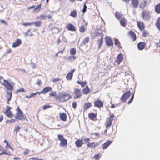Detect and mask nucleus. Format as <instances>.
Here are the masks:
<instances>
[{"label":"nucleus","mask_w":160,"mask_h":160,"mask_svg":"<svg viewBox=\"0 0 160 160\" xmlns=\"http://www.w3.org/2000/svg\"><path fill=\"white\" fill-rule=\"evenodd\" d=\"M94 37H98V41L97 43L98 44V48H100L102 45L103 41L102 40L103 35L101 30H98L97 33H95L93 35Z\"/></svg>","instance_id":"obj_1"},{"label":"nucleus","mask_w":160,"mask_h":160,"mask_svg":"<svg viewBox=\"0 0 160 160\" xmlns=\"http://www.w3.org/2000/svg\"><path fill=\"white\" fill-rule=\"evenodd\" d=\"M142 16L143 18L147 21H148L150 18V16L149 14L148 11L145 9L142 11Z\"/></svg>","instance_id":"obj_2"},{"label":"nucleus","mask_w":160,"mask_h":160,"mask_svg":"<svg viewBox=\"0 0 160 160\" xmlns=\"http://www.w3.org/2000/svg\"><path fill=\"white\" fill-rule=\"evenodd\" d=\"M74 94L75 95L74 99H75L79 98L82 95L81 90L78 88L74 89Z\"/></svg>","instance_id":"obj_3"},{"label":"nucleus","mask_w":160,"mask_h":160,"mask_svg":"<svg viewBox=\"0 0 160 160\" xmlns=\"http://www.w3.org/2000/svg\"><path fill=\"white\" fill-rule=\"evenodd\" d=\"M131 95V92L129 91L125 92L121 97V100L122 102H125Z\"/></svg>","instance_id":"obj_4"},{"label":"nucleus","mask_w":160,"mask_h":160,"mask_svg":"<svg viewBox=\"0 0 160 160\" xmlns=\"http://www.w3.org/2000/svg\"><path fill=\"white\" fill-rule=\"evenodd\" d=\"M15 118L17 119L20 120L26 119L25 116L23 115L22 112L21 110H20V112H17Z\"/></svg>","instance_id":"obj_5"},{"label":"nucleus","mask_w":160,"mask_h":160,"mask_svg":"<svg viewBox=\"0 0 160 160\" xmlns=\"http://www.w3.org/2000/svg\"><path fill=\"white\" fill-rule=\"evenodd\" d=\"M65 92H60L56 96V100L58 102H62L61 101L63 99V97L65 96Z\"/></svg>","instance_id":"obj_6"},{"label":"nucleus","mask_w":160,"mask_h":160,"mask_svg":"<svg viewBox=\"0 0 160 160\" xmlns=\"http://www.w3.org/2000/svg\"><path fill=\"white\" fill-rule=\"evenodd\" d=\"M4 82L2 83V85L5 86V87L8 90H11L13 88L12 86L10 84L8 81L3 80Z\"/></svg>","instance_id":"obj_7"},{"label":"nucleus","mask_w":160,"mask_h":160,"mask_svg":"<svg viewBox=\"0 0 160 160\" xmlns=\"http://www.w3.org/2000/svg\"><path fill=\"white\" fill-rule=\"evenodd\" d=\"M106 44L108 46H112L113 45L112 40L111 38L108 37H106L105 38Z\"/></svg>","instance_id":"obj_8"},{"label":"nucleus","mask_w":160,"mask_h":160,"mask_svg":"<svg viewBox=\"0 0 160 160\" xmlns=\"http://www.w3.org/2000/svg\"><path fill=\"white\" fill-rule=\"evenodd\" d=\"M66 28L68 30L71 31H75L76 30L75 27L71 23H68L67 24Z\"/></svg>","instance_id":"obj_9"},{"label":"nucleus","mask_w":160,"mask_h":160,"mask_svg":"<svg viewBox=\"0 0 160 160\" xmlns=\"http://www.w3.org/2000/svg\"><path fill=\"white\" fill-rule=\"evenodd\" d=\"M22 43V41L20 39H17L15 42L13 43L12 47L15 48L19 46Z\"/></svg>","instance_id":"obj_10"},{"label":"nucleus","mask_w":160,"mask_h":160,"mask_svg":"<svg viewBox=\"0 0 160 160\" xmlns=\"http://www.w3.org/2000/svg\"><path fill=\"white\" fill-rule=\"evenodd\" d=\"M75 71V69L71 71L69 73H68L66 76V78L68 80H71L73 76V73Z\"/></svg>","instance_id":"obj_11"},{"label":"nucleus","mask_w":160,"mask_h":160,"mask_svg":"<svg viewBox=\"0 0 160 160\" xmlns=\"http://www.w3.org/2000/svg\"><path fill=\"white\" fill-rule=\"evenodd\" d=\"M65 96L63 97V99L62 101V102H65L72 98V96L69 93H65Z\"/></svg>","instance_id":"obj_12"},{"label":"nucleus","mask_w":160,"mask_h":160,"mask_svg":"<svg viewBox=\"0 0 160 160\" xmlns=\"http://www.w3.org/2000/svg\"><path fill=\"white\" fill-rule=\"evenodd\" d=\"M123 57L122 53L119 54L117 57V60L116 62L119 64L122 61Z\"/></svg>","instance_id":"obj_13"},{"label":"nucleus","mask_w":160,"mask_h":160,"mask_svg":"<svg viewBox=\"0 0 160 160\" xmlns=\"http://www.w3.org/2000/svg\"><path fill=\"white\" fill-rule=\"evenodd\" d=\"M94 106L99 108L102 107L103 103L101 101L97 100L95 102Z\"/></svg>","instance_id":"obj_14"},{"label":"nucleus","mask_w":160,"mask_h":160,"mask_svg":"<svg viewBox=\"0 0 160 160\" xmlns=\"http://www.w3.org/2000/svg\"><path fill=\"white\" fill-rule=\"evenodd\" d=\"M98 144L97 142H89L87 144L88 147L91 148H94Z\"/></svg>","instance_id":"obj_15"},{"label":"nucleus","mask_w":160,"mask_h":160,"mask_svg":"<svg viewBox=\"0 0 160 160\" xmlns=\"http://www.w3.org/2000/svg\"><path fill=\"white\" fill-rule=\"evenodd\" d=\"M138 3V0H131V4L135 9L137 8Z\"/></svg>","instance_id":"obj_16"},{"label":"nucleus","mask_w":160,"mask_h":160,"mask_svg":"<svg viewBox=\"0 0 160 160\" xmlns=\"http://www.w3.org/2000/svg\"><path fill=\"white\" fill-rule=\"evenodd\" d=\"M112 123V120L110 118H108L105 122V125L106 128L110 127Z\"/></svg>","instance_id":"obj_17"},{"label":"nucleus","mask_w":160,"mask_h":160,"mask_svg":"<svg viewBox=\"0 0 160 160\" xmlns=\"http://www.w3.org/2000/svg\"><path fill=\"white\" fill-rule=\"evenodd\" d=\"M145 43L143 42H140L138 44V47L139 50H143L145 47Z\"/></svg>","instance_id":"obj_18"},{"label":"nucleus","mask_w":160,"mask_h":160,"mask_svg":"<svg viewBox=\"0 0 160 160\" xmlns=\"http://www.w3.org/2000/svg\"><path fill=\"white\" fill-rule=\"evenodd\" d=\"M83 144V141L80 139H78L75 142V144L78 147H81Z\"/></svg>","instance_id":"obj_19"},{"label":"nucleus","mask_w":160,"mask_h":160,"mask_svg":"<svg viewBox=\"0 0 160 160\" xmlns=\"http://www.w3.org/2000/svg\"><path fill=\"white\" fill-rule=\"evenodd\" d=\"M111 141H108L102 145V148L103 149H106L111 143Z\"/></svg>","instance_id":"obj_20"},{"label":"nucleus","mask_w":160,"mask_h":160,"mask_svg":"<svg viewBox=\"0 0 160 160\" xmlns=\"http://www.w3.org/2000/svg\"><path fill=\"white\" fill-rule=\"evenodd\" d=\"M137 25L138 28L141 30H142L144 29V24L141 22H137Z\"/></svg>","instance_id":"obj_21"},{"label":"nucleus","mask_w":160,"mask_h":160,"mask_svg":"<svg viewBox=\"0 0 160 160\" xmlns=\"http://www.w3.org/2000/svg\"><path fill=\"white\" fill-rule=\"evenodd\" d=\"M60 119L63 121H66L67 119V115L65 113H62L60 115Z\"/></svg>","instance_id":"obj_22"},{"label":"nucleus","mask_w":160,"mask_h":160,"mask_svg":"<svg viewBox=\"0 0 160 160\" xmlns=\"http://www.w3.org/2000/svg\"><path fill=\"white\" fill-rule=\"evenodd\" d=\"M67 140L66 139H64L63 140L61 141L59 146L60 147H62V146L65 147V146H67Z\"/></svg>","instance_id":"obj_23"},{"label":"nucleus","mask_w":160,"mask_h":160,"mask_svg":"<svg viewBox=\"0 0 160 160\" xmlns=\"http://www.w3.org/2000/svg\"><path fill=\"white\" fill-rule=\"evenodd\" d=\"M147 2L145 0L141 2L139 5L140 8H141L142 9L145 8L146 6Z\"/></svg>","instance_id":"obj_24"},{"label":"nucleus","mask_w":160,"mask_h":160,"mask_svg":"<svg viewBox=\"0 0 160 160\" xmlns=\"http://www.w3.org/2000/svg\"><path fill=\"white\" fill-rule=\"evenodd\" d=\"M129 33L131 36L132 38V40L133 41H135L136 39V36L135 33L134 32L131 31H130L129 32Z\"/></svg>","instance_id":"obj_25"},{"label":"nucleus","mask_w":160,"mask_h":160,"mask_svg":"<svg viewBox=\"0 0 160 160\" xmlns=\"http://www.w3.org/2000/svg\"><path fill=\"white\" fill-rule=\"evenodd\" d=\"M52 88L50 87H46L42 90L43 93H46L47 92L51 91Z\"/></svg>","instance_id":"obj_26"},{"label":"nucleus","mask_w":160,"mask_h":160,"mask_svg":"<svg viewBox=\"0 0 160 160\" xmlns=\"http://www.w3.org/2000/svg\"><path fill=\"white\" fill-rule=\"evenodd\" d=\"M82 91H83V93L84 94H87L88 93V92L89 91V88H88V86H87L85 88H84L83 89Z\"/></svg>","instance_id":"obj_27"},{"label":"nucleus","mask_w":160,"mask_h":160,"mask_svg":"<svg viewBox=\"0 0 160 160\" xmlns=\"http://www.w3.org/2000/svg\"><path fill=\"white\" fill-rule=\"evenodd\" d=\"M76 58V56H71L67 57L66 59L67 61H72L74 60Z\"/></svg>","instance_id":"obj_28"},{"label":"nucleus","mask_w":160,"mask_h":160,"mask_svg":"<svg viewBox=\"0 0 160 160\" xmlns=\"http://www.w3.org/2000/svg\"><path fill=\"white\" fill-rule=\"evenodd\" d=\"M92 106V104L90 102H87L86 103L84 106V109L85 110H87L89 108Z\"/></svg>","instance_id":"obj_29"},{"label":"nucleus","mask_w":160,"mask_h":160,"mask_svg":"<svg viewBox=\"0 0 160 160\" xmlns=\"http://www.w3.org/2000/svg\"><path fill=\"white\" fill-rule=\"evenodd\" d=\"M47 17V16L45 14H41L37 17V18L41 20L45 19Z\"/></svg>","instance_id":"obj_30"},{"label":"nucleus","mask_w":160,"mask_h":160,"mask_svg":"<svg viewBox=\"0 0 160 160\" xmlns=\"http://www.w3.org/2000/svg\"><path fill=\"white\" fill-rule=\"evenodd\" d=\"M4 113L8 117H12L13 115L11 111L5 112Z\"/></svg>","instance_id":"obj_31"},{"label":"nucleus","mask_w":160,"mask_h":160,"mask_svg":"<svg viewBox=\"0 0 160 160\" xmlns=\"http://www.w3.org/2000/svg\"><path fill=\"white\" fill-rule=\"evenodd\" d=\"M77 15V12L76 10H74L72 11L71 12L70 16L73 17V18H75Z\"/></svg>","instance_id":"obj_32"},{"label":"nucleus","mask_w":160,"mask_h":160,"mask_svg":"<svg viewBox=\"0 0 160 160\" xmlns=\"http://www.w3.org/2000/svg\"><path fill=\"white\" fill-rule=\"evenodd\" d=\"M156 26L158 29L159 30H160V17H159L157 20V22L156 23Z\"/></svg>","instance_id":"obj_33"},{"label":"nucleus","mask_w":160,"mask_h":160,"mask_svg":"<svg viewBox=\"0 0 160 160\" xmlns=\"http://www.w3.org/2000/svg\"><path fill=\"white\" fill-rule=\"evenodd\" d=\"M85 29L84 25H82L79 27V31L82 33H83L85 31Z\"/></svg>","instance_id":"obj_34"},{"label":"nucleus","mask_w":160,"mask_h":160,"mask_svg":"<svg viewBox=\"0 0 160 160\" xmlns=\"http://www.w3.org/2000/svg\"><path fill=\"white\" fill-rule=\"evenodd\" d=\"M96 115L93 113H91L89 114V117L90 119H92L96 117Z\"/></svg>","instance_id":"obj_35"},{"label":"nucleus","mask_w":160,"mask_h":160,"mask_svg":"<svg viewBox=\"0 0 160 160\" xmlns=\"http://www.w3.org/2000/svg\"><path fill=\"white\" fill-rule=\"evenodd\" d=\"M115 16L116 18L118 19H119L122 18V15L118 12H116L115 13Z\"/></svg>","instance_id":"obj_36"},{"label":"nucleus","mask_w":160,"mask_h":160,"mask_svg":"<svg viewBox=\"0 0 160 160\" xmlns=\"http://www.w3.org/2000/svg\"><path fill=\"white\" fill-rule=\"evenodd\" d=\"M121 25L123 27H125L126 25L125 22V20L124 19H122L120 21Z\"/></svg>","instance_id":"obj_37"},{"label":"nucleus","mask_w":160,"mask_h":160,"mask_svg":"<svg viewBox=\"0 0 160 160\" xmlns=\"http://www.w3.org/2000/svg\"><path fill=\"white\" fill-rule=\"evenodd\" d=\"M33 24H34L35 26L36 27H39L41 26L42 22L41 21H37L36 22H33Z\"/></svg>","instance_id":"obj_38"},{"label":"nucleus","mask_w":160,"mask_h":160,"mask_svg":"<svg viewBox=\"0 0 160 160\" xmlns=\"http://www.w3.org/2000/svg\"><path fill=\"white\" fill-rule=\"evenodd\" d=\"M155 10L158 13H160V3L156 6Z\"/></svg>","instance_id":"obj_39"},{"label":"nucleus","mask_w":160,"mask_h":160,"mask_svg":"<svg viewBox=\"0 0 160 160\" xmlns=\"http://www.w3.org/2000/svg\"><path fill=\"white\" fill-rule=\"evenodd\" d=\"M113 40L114 41V44L115 45L117 46L118 48H120L119 45H120V43L118 40L116 38L114 39Z\"/></svg>","instance_id":"obj_40"},{"label":"nucleus","mask_w":160,"mask_h":160,"mask_svg":"<svg viewBox=\"0 0 160 160\" xmlns=\"http://www.w3.org/2000/svg\"><path fill=\"white\" fill-rule=\"evenodd\" d=\"M76 53V50L75 48H72L70 51V53L72 55H74Z\"/></svg>","instance_id":"obj_41"},{"label":"nucleus","mask_w":160,"mask_h":160,"mask_svg":"<svg viewBox=\"0 0 160 160\" xmlns=\"http://www.w3.org/2000/svg\"><path fill=\"white\" fill-rule=\"evenodd\" d=\"M33 24V23L32 22L31 23L27 22L23 23L22 24L25 26H31Z\"/></svg>","instance_id":"obj_42"},{"label":"nucleus","mask_w":160,"mask_h":160,"mask_svg":"<svg viewBox=\"0 0 160 160\" xmlns=\"http://www.w3.org/2000/svg\"><path fill=\"white\" fill-rule=\"evenodd\" d=\"M3 154H5L8 156H10L11 155V153L9 152H6L5 151H3L2 152H0V155H2Z\"/></svg>","instance_id":"obj_43"},{"label":"nucleus","mask_w":160,"mask_h":160,"mask_svg":"<svg viewBox=\"0 0 160 160\" xmlns=\"http://www.w3.org/2000/svg\"><path fill=\"white\" fill-rule=\"evenodd\" d=\"M41 8V4L38 5L37 7H36L33 10L35 12L37 10L39 11Z\"/></svg>","instance_id":"obj_44"},{"label":"nucleus","mask_w":160,"mask_h":160,"mask_svg":"<svg viewBox=\"0 0 160 160\" xmlns=\"http://www.w3.org/2000/svg\"><path fill=\"white\" fill-rule=\"evenodd\" d=\"M24 92V90L23 88H20L19 89H18L17 90L16 92H15V93H17L18 92Z\"/></svg>","instance_id":"obj_45"},{"label":"nucleus","mask_w":160,"mask_h":160,"mask_svg":"<svg viewBox=\"0 0 160 160\" xmlns=\"http://www.w3.org/2000/svg\"><path fill=\"white\" fill-rule=\"evenodd\" d=\"M58 139L59 140L61 141L64 138L62 135H58Z\"/></svg>","instance_id":"obj_46"},{"label":"nucleus","mask_w":160,"mask_h":160,"mask_svg":"<svg viewBox=\"0 0 160 160\" xmlns=\"http://www.w3.org/2000/svg\"><path fill=\"white\" fill-rule=\"evenodd\" d=\"M89 38L88 37H86L85 38L83 41V42L84 44H85L88 42L89 41Z\"/></svg>","instance_id":"obj_47"},{"label":"nucleus","mask_w":160,"mask_h":160,"mask_svg":"<svg viewBox=\"0 0 160 160\" xmlns=\"http://www.w3.org/2000/svg\"><path fill=\"white\" fill-rule=\"evenodd\" d=\"M31 31L30 30H28L27 32L26 33V35L27 36H33V34L32 33H30V34H29V33Z\"/></svg>","instance_id":"obj_48"},{"label":"nucleus","mask_w":160,"mask_h":160,"mask_svg":"<svg viewBox=\"0 0 160 160\" xmlns=\"http://www.w3.org/2000/svg\"><path fill=\"white\" fill-rule=\"evenodd\" d=\"M49 95L50 96H55L56 97V96H57L56 92H52L50 93Z\"/></svg>","instance_id":"obj_49"},{"label":"nucleus","mask_w":160,"mask_h":160,"mask_svg":"<svg viewBox=\"0 0 160 160\" xmlns=\"http://www.w3.org/2000/svg\"><path fill=\"white\" fill-rule=\"evenodd\" d=\"M52 32L54 33H59V32L57 28H53Z\"/></svg>","instance_id":"obj_50"},{"label":"nucleus","mask_w":160,"mask_h":160,"mask_svg":"<svg viewBox=\"0 0 160 160\" xmlns=\"http://www.w3.org/2000/svg\"><path fill=\"white\" fill-rule=\"evenodd\" d=\"M20 127L18 126H17L15 127V128L14 129V131L16 132L17 133L18 132L19 130L20 129Z\"/></svg>","instance_id":"obj_51"},{"label":"nucleus","mask_w":160,"mask_h":160,"mask_svg":"<svg viewBox=\"0 0 160 160\" xmlns=\"http://www.w3.org/2000/svg\"><path fill=\"white\" fill-rule=\"evenodd\" d=\"M77 83L81 85L82 87H84L85 85V83L84 82H80L79 81L77 82Z\"/></svg>","instance_id":"obj_52"},{"label":"nucleus","mask_w":160,"mask_h":160,"mask_svg":"<svg viewBox=\"0 0 160 160\" xmlns=\"http://www.w3.org/2000/svg\"><path fill=\"white\" fill-rule=\"evenodd\" d=\"M87 8V6H86V4H85L83 6V8L82 10V12L83 13H84L86 11V9Z\"/></svg>","instance_id":"obj_53"},{"label":"nucleus","mask_w":160,"mask_h":160,"mask_svg":"<svg viewBox=\"0 0 160 160\" xmlns=\"http://www.w3.org/2000/svg\"><path fill=\"white\" fill-rule=\"evenodd\" d=\"M77 106V103L76 102H74L72 104V106L73 108L76 109Z\"/></svg>","instance_id":"obj_54"},{"label":"nucleus","mask_w":160,"mask_h":160,"mask_svg":"<svg viewBox=\"0 0 160 160\" xmlns=\"http://www.w3.org/2000/svg\"><path fill=\"white\" fill-rule=\"evenodd\" d=\"M90 139L88 138H86L83 139V141L84 142V143H86L88 142L89 143Z\"/></svg>","instance_id":"obj_55"},{"label":"nucleus","mask_w":160,"mask_h":160,"mask_svg":"<svg viewBox=\"0 0 160 160\" xmlns=\"http://www.w3.org/2000/svg\"><path fill=\"white\" fill-rule=\"evenodd\" d=\"M50 106L49 105H45L43 106L42 107V109L43 110H45L47 109L50 108Z\"/></svg>","instance_id":"obj_56"},{"label":"nucleus","mask_w":160,"mask_h":160,"mask_svg":"<svg viewBox=\"0 0 160 160\" xmlns=\"http://www.w3.org/2000/svg\"><path fill=\"white\" fill-rule=\"evenodd\" d=\"M0 22L1 23L4 24L5 25H8V24L4 20H0Z\"/></svg>","instance_id":"obj_57"},{"label":"nucleus","mask_w":160,"mask_h":160,"mask_svg":"<svg viewBox=\"0 0 160 160\" xmlns=\"http://www.w3.org/2000/svg\"><path fill=\"white\" fill-rule=\"evenodd\" d=\"M142 35L144 37H147L148 35V32L147 31H144L143 32Z\"/></svg>","instance_id":"obj_58"},{"label":"nucleus","mask_w":160,"mask_h":160,"mask_svg":"<svg viewBox=\"0 0 160 160\" xmlns=\"http://www.w3.org/2000/svg\"><path fill=\"white\" fill-rule=\"evenodd\" d=\"M60 80V79L58 78H56L53 79L52 81L53 82H55L59 81Z\"/></svg>","instance_id":"obj_59"},{"label":"nucleus","mask_w":160,"mask_h":160,"mask_svg":"<svg viewBox=\"0 0 160 160\" xmlns=\"http://www.w3.org/2000/svg\"><path fill=\"white\" fill-rule=\"evenodd\" d=\"M94 157L96 158V159H98L99 158H100V156L99 154H96L94 155Z\"/></svg>","instance_id":"obj_60"},{"label":"nucleus","mask_w":160,"mask_h":160,"mask_svg":"<svg viewBox=\"0 0 160 160\" xmlns=\"http://www.w3.org/2000/svg\"><path fill=\"white\" fill-rule=\"evenodd\" d=\"M7 95L6 96H12V92L11 91H7Z\"/></svg>","instance_id":"obj_61"},{"label":"nucleus","mask_w":160,"mask_h":160,"mask_svg":"<svg viewBox=\"0 0 160 160\" xmlns=\"http://www.w3.org/2000/svg\"><path fill=\"white\" fill-rule=\"evenodd\" d=\"M6 111L5 112H8V111H10V110L11 108L10 107H9V106H7L6 107Z\"/></svg>","instance_id":"obj_62"},{"label":"nucleus","mask_w":160,"mask_h":160,"mask_svg":"<svg viewBox=\"0 0 160 160\" xmlns=\"http://www.w3.org/2000/svg\"><path fill=\"white\" fill-rule=\"evenodd\" d=\"M31 65L32 67L33 68H36V65L35 64L32 63H31Z\"/></svg>","instance_id":"obj_63"},{"label":"nucleus","mask_w":160,"mask_h":160,"mask_svg":"<svg viewBox=\"0 0 160 160\" xmlns=\"http://www.w3.org/2000/svg\"><path fill=\"white\" fill-rule=\"evenodd\" d=\"M15 121V119H11L10 120H7V121L8 122L10 123H11L12 122H14Z\"/></svg>","instance_id":"obj_64"}]
</instances>
